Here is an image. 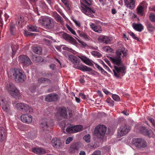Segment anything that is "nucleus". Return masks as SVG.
Instances as JSON below:
<instances>
[{
    "label": "nucleus",
    "instance_id": "obj_1",
    "mask_svg": "<svg viewBox=\"0 0 155 155\" xmlns=\"http://www.w3.org/2000/svg\"><path fill=\"white\" fill-rule=\"evenodd\" d=\"M122 54L123 58L126 57L127 54V50L124 48L117 50L115 56L110 57L109 58L114 66L113 71L114 76L117 78L120 77L121 73H125L126 67L121 58Z\"/></svg>",
    "mask_w": 155,
    "mask_h": 155
},
{
    "label": "nucleus",
    "instance_id": "obj_2",
    "mask_svg": "<svg viewBox=\"0 0 155 155\" xmlns=\"http://www.w3.org/2000/svg\"><path fill=\"white\" fill-rule=\"evenodd\" d=\"M82 2H81V6L80 7V9L81 12L85 15L93 18L94 15V13L95 12V10L93 8H90L88 6L91 5L92 0H82Z\"/></svg>",
    "mask_w": 155,
    "mask_h": 155
},
{
    "label": "nucleus",
    "instance_id": "obj_3",
    "mask_svg": "<svg viewBox=\"0 0 155 155\" xmlns=\"http://www.w3.org/2000/svg\"><path fill=\"white\" fill-rule=\"evenodd\" d=\"M22 71L19 69H10L8 74V77H13L15 81L17 82H23L26 79V76Z\"/></svg>",
    "mask_w": 155,
    "mask_h": 155
},
{
    "label": "nucleus",
    "instance_id": "obj_4",
    "mask_svg": "<svg viewBox=\"0 0 155 155\" xmlns=\"http://www.w3.org/2000/svg\"><path fill=\"white\" fill-rule=\"evenodd\" d=\"M40 22L44 27L47 29H52L55 26L54 20L50 17H43L40 19Z\"/></svg>",
    "mask_w": 155,
    "mask_h": 155
},
{
    "label": "nucleus",
    "instance_id": "obj_5",
    "mask_svg": "<svg viewBox=\"0 0 155 155\" xmlns=\"http://www.w3.org/2000/svg\"><path fill=\"white\" fill-rule=\"evenodd\" d=\"M6 89L8 92L13 97L18 99L21 98L19 91L13 84L9 83L7 85Z\"/></svg>",
    "mask_w": 155,
    "mask_h": 155
},
{
    "label": "nucleus",
    "instance_id": "obj_6",
    "mask_svg": "<svg viewBox=\"0 0 155 155\" xmlns=\"http://www.w3.org/2000/svg\"><path fill=\"white\" fill-rule=\"evenodd\" d=\"M16 108L24 113L31 114L33 111L32 108L28 104L24 103H17L15 104Z\"/></svg>",
    "mask_w": 155,
    "mask_h": 155
},
{
    "label": "nucleus",
    "instance_id": "obj_7",
    "mask_svg": "<svg viewBox=\"0 0 155 155\" xmlns=\"http://www.w3.org/2000/svg\"><path fill=\"white\" fill-rule=\"evenodd\" d=\"M131 143L136 147L140 149L144 148L147 146V142L142 138H133L132 140Z\"/></svg>",
    "mask_w": 155,
    "mask_h": 155
},
{
    "label": "nucleus",
    "instance_id": "obj_8",
    "mask_svg": "<svg viewBox=\"0 0 155 155\" xmlns=\"http://www.w3.org/2000/svg\"><path fill=\"white\" fill-rule=\"evenodd\" d=\"M130 126L127 124H122L118 130V137L123 136L127 134L130 131Z\"/></svg>",
    "mask_w": 155,
    "mask_h": 155
},
{
    "label": "nucleus",
    "instance_id": "obj_9",
    "mask_svg": "<svg viewBox=\"0 0 155 155\" xmlns=\"http://www.w3.org/2000/svg\"><path fill=\"white\" fill-rule=\"evenodd\" d=\"M106 127L103 125L97 126L96 127L94 130L95 134L99 138L104 136L106 132Z\"/></svg>",
    "mask_w": 155,
    "mask_h": 155
},
{
    "label": "nucleus",
    "instance_id": "obj_10",
    "mask_svg": "<svg viewBox=\"0 0 155 155\" xmlns=\"http://www.w3.org/2000/svg\"><path fill=\"white\" fill-rule=\"evenodd\" d=\"M19 62L24 66L28 67L31 64V62L30 59L27 56L20 55L19 56Z\"/></svg>",
    "mask_w": 155,
    "mask_h": 155
},
{
    "label": "nucleus",
    "instance_id": "obj_11",
    "mask_svg": "<svg viewBox=\"0 0 155 155\" xmlns=\"http://www.w3.org/2000/svg\"><path fill=\"white\" fill-rule=\"evenodd\" d=\"M53 124L50 120L47 119H43L41 123V126L43 128V130L47 129L49 127L53 126Z\"/></svg>",
    "mask_w": 155,
    "mask_h": 155
},
{
    "label": "nucleus",
    "instance_id": "obj_12",
    "mask_svg": "<svg viewBox=\"0 0 155 155\" xmlns=\"http://www.w3.org/2000/svg\"><path fill=\"white\" fill-rule=\"evenodd\" d=\"M0 105L4 111L7 112L10 110V103L4 99H2L0 100Z\"/></svg>",
    "mask_w": 155,
    "mask_h": 155
},
{
    "label": "nucleus",
    "instance_id": "obj_13",
    "mask_svg": "<svg viewBox=\"0 0 155 155\" xmlns=\"http://www.w3.org/2000/svg\"><path fill=\"white\" fill-rule=\"evenodd\" d=\"M58 99V95L54 93H51L48 94L46 96L45 101L48 102L55 101H57Z\"/></svg>",
    "mask_w": 155,
    "mask_h": 155
},
{
    "label": "nucleus",
    "instance_id": "obj_14",
    "mask_svg": "<svg viewBox=\"0 0 155 155\" xmlns=\"http://www.w3.org/2000/svg\"><path fill=\"white\" fill-rule=\"evenodd\" d=\"M68 57L69 60L74 64V67H76L80 63V60L79 58L73 55H68Z\"/></svg>",
    "mask_w": 155,
    "mask_h": 155
},
{
    "label": "nucleus",
    "instance_id": "obj_15",
    "mask_svg": "<svg viewBox=\"0 0 155 155\" xmlns=\"http://www.w3.org/2000/svg\"><path fill=\"white\" fill-rule=\"evenodd\" d=\"M21 119L23 122L27 124H30L32 121V116L26 114H23L21 115Z\"/></svg>",
    "mask_w": 155,
    "mask_h": 155
},
{
    "label": "nucleus",
    "instance_id": "obj_16",
    "mask_svg": "<svg viewBox=\"0 0 155 155\" xmlns=\"http://www.w3.org/2000/svg\"><path fill=\"white\" fill-rule=\"evenodd\" d=\"M67 109V108L64 107H60L58 109V112L60 116L64 119L67 118L68 117Z\"/></svg>",
    "mask_w": 155,
    "mask_h": 155
},
{
    "label": "nucleus",
    "instance_id": "obj_17",
    "mask_svg": "<svg viewBox=\"0 0 155 155\" xmlns=\"http://www.w3.org/2000/svg\"><path fill=\"white\" fill-rule=\"evenodd\" d=\"M111 40V38L106 36H102L100 37L99 38V41L101 43L106 44L110 43Z\"/></svg>",
    "mask_w": 155,
    "mask_h": 155
},
{
    "label": "nucleus",
    "instance_id": "obj_18",
    "mask_svg": "<svg viewBox=\"0 0 155 155\" xmlns=\"http://www.w3.org/2000/svg\"><path fill=\"white\" fill-rule=\"evenodd\" d=\"M75 68L83 71L90 72L92 71L91 68L83 65L81 62Z\"/></svg>",
    "mask_w": 155,
    "mask_h": 155
},
{
    "label": "nucleus",
    "instance_id": "obj_19",
    "mask_svg": "<svg viewBox=\"0 0 155 155\" xmlns=\"http://www.w3.org/2000/svg\"><path fill=\"white\" fill-rule=\"evenodd\" d=\"M90 26L91 29L95 32L100 33L102 32L101 28L99 25L91 23Z\"/></svg>",
    "mask_w": 155,
    "mask_h": 155
},
{
    "label": "nucleus",
    "instance_id": "obj_20",
    "mask_svg": "<svg viewBox=\"0 0 155 155\" xmlns=\"http://www.w3.org/2000/svg\"><path fill=\"white\" fill-rule=\"evenodd\" d=\"M135 0H124L125 5L128 8L133 9L135 7Z\"/></svg>",
    "mask_w": 155,
    "mask_h": 155
},
{
    "label": "nucleus",
    "instance_id": "obj_21",
    "mask_svg": "<svg viewBox=\"0 0 155 155\" xmlns=\"http://www.w3.org/2000/svg\"><path fill=\"white\" fill-rule=\"evenodd\" d=\"M52 146L56 148H59L61 145V142L60 139L54 138L52 139L51 141Z\"/></svg>",
    "mask_w": 155,
    "mask_h": 155
},
{
    "label": "nucleus",
    "instance_id": "obj_22",
    "mask_svg": "<svg viewBox=\"0 0 155 155\" xmlns=\"http://www.w3.org/2000/svg\"><path fill=\"white\" fill-rule=\"evenodd\" d=\"M80 144L78 143H73L71 146L70 151L71 153H74L80 148Z\"/></svg>",
    "mask_w": 155,
    "mask_h": 155
},
{
    "label": "nucleus",
    "instance_id": "obj_23",
    "mask_svg": "<svg viewBox=\"0 0 155 155\" xmlns=\"http://www.w3.org/2000/svg\"><path fill=\"white\" fill-rule=\"evenodd\" d=\"M63 37L64 39L70 42L74 43L75 41V40L73 38L69 35L67 33H64L63 34Z\"/></svg>",
    "mask_w": 155,
    "mask_h": 155
},
{
    "label": "nucleus",
    "instance_id": "obj_24",
    "mask_svg": "<svg viewBox=\"0 0 155 155\" xmlns=\"http://www.w3.org/2000/svg\"><path fill=\"white\" fill-rule=\"evenodd\" d=\"M38 83L40 84H50L51 83V80L46 78H40L38 79Z\"/></svg>",
    "mask_w": 155,
    "mask_h": 155
},
{
    "label": "nucleus",
    "instance_id": "obj_25",
    "mask_svg": "<svg viewBox=\"0 0 155 155\" xmlns=\"http://www.w3.org/2000/svg\"><path fill=\"white\" fill-rule=\"evenodd\" d=\"M32 151L35 153L38 154H45L46 153L44 149L40 148H32Z\"/></svg>",
    "mask_w": 155,
    "mask_h": 155
},
{
    "label": "nucleus",
    "instance_id": "obj_26",
    "mask_svg": "<svg viewBox=\"0 0 155 155\" xmlns=\"http://www.w3.org/2000/svg\"><path fill=\"white\" fill-rule=\"evenodd\" d=\"M132 26L136 31L141 32L143 29V27L141 24L133 23Z\"/></svg>",
    "mask_w": 155,
    "mask_h": 155
},
{
    "label": "nucleus",
    "instance_id": "obj_27",
    "mask_svg": "<svg viewBox=\"0 0 155 155\" xmlns=\"http://www.w3.org/2000/svg\"><path fill=\"white\" fill-rule=\"evenodd\" d=\"M6 138L5 131L2 127H0V141H2Z\"/></svg>",
    "mask_w": 155,
    "mask_h": 155
},
{
    "label": "nucleus",
    "instance_id": "obj_28",
    "mask_svg": "<svg viewBox=\"0 0 155 155\" xmlns=\"http://www.w3.org/2000/svg\"><path fill=\"white\" fill-rule=\"evenodd\" d=\"M82 61L87 65L92 66L93 64L90 60L87 57L84 56H81L78 57Z\"/></svg>",
    "mask_w": 155,
    "mask_h": 155
},
{
    "label": "nucleus",
    "instance_id": "obj_29",
    "mask_svg": "<svg viewBox=\"0 0 155 155\" xmlns=\"http://www.w3.org/2000/svg\"><path fill=\"white\" fill-rule=\"evenodd\" d=\"M0 17L1 19V21H0V22L2 25V20L4 19L5 21H6L9 18V16L5 12H3L1 10H0Z\"/></svg>",
    "mask_w": 155,
    "mask_h": 155
},
{
    "label": "nucleus",
    "instance_id": "obj_30",
    "mask_svg": "<svg viewBox=\"0 0 155 155\" xmlns=\"http://www.w3.org/2000/svg\"><path fill=\"white\" fill-rule=\"evenodd\" d=\"M53 16L58 22H60L61 24L63 23L64 21L61 17L57 13H53Z\"/></svg>",
    "mask_w": 155,
    "mask_h": 155
},
{
    "label": "nucleus",
    "instance_id": "obj_31",
    "mask_svg": "<svg viewBox=\"0 0 155 155\" xmlns=\"http://www.w3.org/2000/svg\"><path fill=\"white\" fill-rule=\"evenodd\" d=\"M137 12L138 15L143 16L144 14V7L141 5L138 6Z\"/></svg>",
    "mask_w": 155,
    "mask_h": 155
},
{
    "label": "nucleus",
    "instance_id": "obj_32",
    "mask_svg": "<svg viewBox=\"0 0 155 155\" xmlns=\"http://www.w3.org/2000/svg\"><path fill=\"white\" fill-rule=\"evenodd\" d=\"M15 20L16 24V25H19L20 22L21 23L24 21V18L22 16L18 15L17 16Z\"/></svg>",
    "mask_w": 155,
    "mask_h": 155
},
{
    "label": "nucleus",
    "instance_id": "obj_33",
    "mask_svg": "<svg viewBox=\"0 0 155 155\" xmlns=\"http://www.w3.org/2000/svg\"><path fill=\"white\" fill-rule=\"evenodd\" d=\"M33 51L36 54H40L42 53V49L40 47H34L33 48Z\"/></svg>",
    "mask_w": 155,
    "mask_h": 155
},
{
    "label": "nucleus",
    "instance_id": "obj_34",
    "mask_svg": "<svg viewBox=\"0 0 155 155\" xmlns=\"http://www.w3.org/2000/svg\"><path fill=\"white\" fill-rule=\"evenodd\" d=\"M27 26L28 30L29 31L32 32H37L38 31L37 28L36 26L30 25Z\"/></svg>",
    "mask_w": 155,
    "mask_h": 155
},
{
    "label": "nucleus",
    "instance_id": "obj_35",
    "mask_svg": "<svg viewBox=\"0 0 155 155\" xmlns=\"http://www.w3.org/2000/svg\"><path fill=\"white\" fill-rule=\"evenodd\" d=\"M74 133L79 132L83 129V127L81 125H78L74 126Z\"/></svg>",
    "mask_w": 155,
    "mask_h": 155
},
{
    "label": "nucleus",
    "instance_id": "obj_36",
    "mask_svg": "<svg viewBox=\"0 0 155 155\" xmlns=\"http://www.w3.org/2000/svg\"><path fill=\"white\" fill-rule=\"evenodd\" d=\"M10 33L13 35L15 34V28L14 24H11L10 27Z\"/></svg>",
    "mask_w": 155,
    "mask_h": 155
},
{
    "label": "nucleus",
    "instance_id": "obj_37",
    "mask_svg": "<svg viewBox=\"0 0 155 155\" xmlns=\"http://www.w3.org/2000/svg\"><path fill=\"white\" fill-rule=\"evenodd\" d=\"M83 139L87 143H89L90 142L91 136L90 134H88L84 136Z\"/></svg>",
    "mask_w": 155,
    "mask_h": 155
},
{
    "label": "nucleus",
    "instance_id": "obj_38",
    "mask_svg": "<svg viewBox=\"0 0 155 155\" xmlns=\"http://www.w3.org/2000/svg\"><path fill=\"white\" fill-rule=\"evenodd\" d=\"M141 131L143 134L144 135L149 136L150 135L149 131L145 127H142Z\"/></svg>",
    "mask_w": 155,
    "mask_h": 155
},
{
    "label": "nucleus",
    "instance_id": "obj_39",
    "mask_svg": "<svg viewBox=\"0 0 155 155\" xmlns=\"http://www.w3.org/2000/svg\"><path fill=\"white\" fill-rule=\"evenodd\" d=\"M141 131L143 134L144 135L149 136L150 135L149 131L145 127H142Z\"/></svg>",
    "mask_w": 155,
    "mask_h": 155
},
{
    "label": "nucleus",
    "instance_id": "obj_40",
    "mask_svg": "<svg viewBox=\"0 0 155 155\" xmlns=\"http://www.w3.org/2000/svg\"><path fill=\"white\" fill-rule=\"evenodd\" d=\"M66 131L69 133H74V126L67 127L66 129Z\"/></svg>",
    "mask_w": 155,
    "mask_h": 155
},
{
    "label": "nucleus",
    "instance_id": "obj_41",
    "mask_svg": "<svg viewBox=\"0 0 155 155\" xmlns=\"http://www.w3.org/2000/svg\"><path fill=\"white\" fill-rule=\"evenodd\" d=\"M91 54L94 56L97 57L98 58L102 56L101 54L97 51H92L91 52Z\"/></svg>",
    "mask_w": 155,
    "mask_h": 155
},
{
    "label": "nucleus",
    "instance_id": "obj_42",
    "mask_svg": "<svg viewBox=\"0 0 155 155\" xmlns=\"http://www.w3.org/2000/svg\"><path fill=\"white\" fill-rule=\"evenodd\" d=\"M149 18L152 22H155V14L154 13H151L150 14Z\"/></svg>",
    "mask_w": 155,
    "mask_h": 155
},
{
    "label": "nucleus",
    "instance_id": "obj_43",
    "mask_svg": "<svg viewBox=\"0 0 155 155\" xmlns=\"http://www.w3.org/2000/svg\"><path fill=\"white\" fill-rule=\"evenodd\" d=\"M146 25L148 30L152 31L154 29V27L150 23L147 22L146 23Z\"/></svg>",
    "mask_w": 155,
    "mask_h": 155
},
{
    "label": "nucleus",
    "instance_id": "obj_44",
    "mask_svg": "<svg viewBox=\"0 0 155 155\" xmlns=\"http://www.w3.org/2000/svg\"><path fill=\"white\" fill-rule=\"evenodd\" d=\"M79 35L83 37L84 39L85 40H89L88 38V36L85 33L81 32V33H79Z\"/></svg>",
    "mask_w": 155,
    "mask_h": 155
},
{
    "label": "nucleus",
    "instance_id": "obj_45",
    "mask_svg": "<svg viewBox=\"0 0 155 155\" xmlns=\"http://www.w3.org/2000/svg\"><path fill=\"white\" fill-rule=\"evenodd\" d=\"M112 97L114 100L117 101H119L120 100V97L117 94H112Z\"/></svg>",
    "mask_w": 155,
    "mask_h": 155
},
{
    "label": "nucleus",
    "instance_id": "obj_46",
    "mask_svg": "<svg viewBox=\"0 0 155 155\" xmlns=\"http://www.w3.org/2000/svg\"><path fill=\"white\" fill-rule=\"evenodd\" d=\"M61 1L67 8H69V5L70 3V1L69 0H61Z\"/></svg>",
    "mask_w": 155,
    "mask_h": 155
},
{
    "label": "nucleus",
    "instance_id": "obj_47",
    "mask_svg": "<svg viewBox=\"0 0 155 155\" xmlns=\"http://www.w3.org/2000/svg\"><path fill=\"white\" fill-rule=\"evenodd\" d=\"M77 40L81 44V45L84 48H85L87 46V45L81 39H77Z\"/></svg>",
    "mask_w": 155,
    "mask_h": 155
},
{
    "label": "nucleus",
    "instance_id": "obj_48",
    "mask_svg": "<svg viewBox=\"0 0 155 155\" xmlns=\"http://www.w3.org/2000/svg\"><path fill=\"white\" fill-rule=\"evenodd\" d=\"M40 7L43 9H46L47 8V6L46 4L44 2H41L40 4Z\"/></svg>",
    "mask_w": 155,
    "mask_h": 155
},
{
    "label": "nucleus",
    "instance_id": "obj_49",
    "mask_svg": "<svg viewBox=\"0 0 155 155\" xmlns=\"http://www.w3.org/2000/svg\"><path fill=\"white\" fill-rule=\"evenodd\" d=\"M106 101L107 103L110 104V105L113 106L114 105V102L111 99H107L106 100Z\"/></svg>",
    "mask_w": 155,
    "mask_h": 155
},
{
    "label": "nucleus",
    "instance_id": "obj_50",
    "mask_svg": "<svg viewBox=\"0 0 155 155\" xmlns=\"http://www.w3.org/2000/svg\"><path fill=\"white\" fill-rule=\"evenodd\" d=\"M73 140V138L71 137H68L66 139L65 143L66 144H69Z\"/></svg>",
    "mask_w": 155,
    "mask_h": 155
},
{
    "label": "nucleus",
    "instance_id": "obj_51",
    "mask_svg": "<svg viewBox=\"0 0 155 155\" xmlns=\"http://www.w3.org/2000/svg\"><path fill=\"white\" fill-rule=\"evenodd\" d=\"M130 34L134 39L137 40V41H139L138 38L134 34L133 32H130Z\"/></svg>",
    "mask_w": 155,
    "mask_h": 155
},
{
    "label": "nucleus",
    "instance_id": "obj_52",
    "mask_svg": "<svg viewBox=\"0 0 155 155\" xmlns=\"http://www.w3.org/2000/svg\"><path fill=\"white\" fill-rule=\"evenodd\" d=\"M15 47H14V46L13 45H12L11 46L12 50L13 52V53L14 52H15L17 49H18V45H16L15 46Z\"/></svg>",
    "mask_w": 155,
    "mask_h": 155
},
{
    "label": "nucleus",
    "instance_id": "obj_53",
    "mask_svg": "<svg viewBox=\"0 0 155 155\" xmlns=\"http://www.w3.org/2000/svg\"><path fill=\"white\" fill-rule=\"evenodd\" d=\"M103 49L107 52H109L110 51V48L108 46H105L103 47Z\"/></svg>",
    "mask_w": 155,
    "mask_h": 155
},
{
    "label": "nucleus",
    "instance_id": "obj_54",
    "mask_svg": "<svg viewBox=\"0 0 155 155\" xmlns=\"http://www.w3.org/2000/svg\"><path fill=\"white\" fill-rule=\"evenodd\" d=\"M95 67L97 68L98 70L99 71H100L101 72H102V71H103L104 69L102 68L100 66H99L98 64H95Z\"/></svg>",
    "mask_w": 155,
    "mask_h": 155
},
{
    "label": "nucleus",
    "instance_id": "obj_55",
    "mask_svg": "<svg viewBox=\"0 0 155 155\" xmlns=\"http://www.w3.org/2000/svg\"><path fill=\"white\" fill-rule=\"evenodd\" d=\"M95 67L97 68L98 70L99 71H100L101 72H102V71H103L104 69L102 68L100 66H99L98 64H95Z\"/></svg>",
    "mask_w": 155,
    "mask_h": 155
},
{
    "label": "nucleus",
    "instance_id": "obj_56",
    "mask_svg": "<svg viewBox=\"0 0 155 155\" xmlns=\"http://www.w3.org/2000/svg\"><path fill=\"white\" fill-rule=\"evenodd\" d=\"M34 33H32L28 32V31H25L24 33V35L26 36H32L34 35Z\"/></svg>",
    "mask_w": 155,
    "mask_h": 155
},
{
    "label": "nucleus",
    "instance_id": "obj_57",
    "mask_svg": "<svg viewBox=\"0 0 155 155\" xmlns=\"http://www.w3.org/2000/svg\"><path fill=\"white\" fill-rule=\"evenodd\" d=\"M73 21L77 27H80L81 26V24L79 21L75 19L73 20Z\"/></svg>",
    "mask_w": 155,
    "mask_h": 155
},
{
    "label": "nucleus",
    "instance_id": "obj_58",
    "mask_svg": "<svg viewBox=\"0 0 155 155\" xmlns=\"http://www.w3.org/2000/svg\"><path fill=\"white\" fill-rule=\"evenodd\" d=\"M91 155H101V152L99 150L94 151Z\"/></svg>",
    "mask_w": 155,
    "mask_h": 155
},
{
    "label": "nucleus",
    "instance_id": "obj_59",
    "mask_svg": "<svg viewBox=\"0 0 155 155\" xmlns=\"http://www.w3.org/2000/svg\"><path fill=\"white\" fill-rule=\"evenodd\" d=\"M101 63L102 64L104 68L105 69H106L107 70L109 69V67L105 64L104 63L103 61H101Z\"/></svg>",
    "mask_w": 155,
    "mask_h": 155
},
{
    "label": "nucleus",
    "instance_id": "obj_60",
    "mask_svg": "<svg viewBox=\"0 0 155 155\" xmlns=\"http://www.w3.org/2000/svg\"><path fill=\"white\" fill-rule=\"evenodd\" d=\"M63 49L65 50H67L69 51H71L72 49L71 48H69L66 46H64L63 47Z\"/></svg>",
    "mask_w": 155,
    "mask_h": 155
},
{
    "label": "nucleus",
    "instance_id": "obj_61",
    "mask_svg": "<svg viewBox=\"0 0 155 155\" xmlns=\"http://www.w3.org/2000/svg\"><path fill=\"white\" fill-rule=\"evenodd\" d=\"M79 96L81 97V98L83 99H86V97L85 95L82 93H80L79 94Z\"/></svg>",
    "mask_w": 155,
    "mask_h": 155
},
{
    "label": "nucleus",
    "instance_id": "obj_62",
    "mask_svg": "<svg viewBox=\"0 0 155 155\" xmlns=\"http://www.w3.org/2000/svg\"><path fill=\"white\" fill-rule=\"evenodd\" d=\"M99 1L103 6L104 5L106 4V0H99Z\"/></svg>",
    "mask_w": 155,
    "mask_h": 155
},
{
    "label": "nucleus",
    "instance_id": "obj_63",
    "mask_svg": "<svg viewBox=\"0 0 155 155\" xmlns=\"http://www.w3.org/2000/svg\"><path fill=\"white\" fill-rule=\"evenodd\" d=\"M49 66L50 68L53 70H54L55 68V65L53 64L50 65Z\"/></svg>",
    "mask_w": 155,
    "mask_h": 155
},
{
    "label": "nucleus",
    "instance_id": "obj_64",
    "mask_svg": "<svg viewBox=\"0 0 155 155\" xmlns=\"http://www.w3.org/2000/svg\"><path fill=\"white\" fill-rule=\"evenodd\" d=\"M68 30L69 31L71 32V33L73 35H76V33L71 28Z\"/></svg>",
    "mask_w": 155,
    "mask_h": 155
}]
</instances>
